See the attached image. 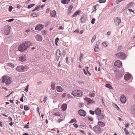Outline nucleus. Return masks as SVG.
I'll return each instance as SVG.
<instances>
[{
  "instance_id": "nucleus-1",
  "label": "nucleus",
  "mask_w": 135,
  "mask_h": 135,
  "mask_svg": "<svg viewBox=\"0 0 135 135\" xmlns=\"http://www.w3.org/2000/svg\"><path fill=\"white\" fill-rule=\"evenodd\" d=\"M31 45V43L30 41H27L20 44L18 47V49L21 52H23L26 50L28 47Z\"/></svg>"
},
{
  "instance_id": "nucleus-2",
  "label": "nucleus",
  "mask_w": 135,
  "mask_h": 135,
  "mask_svg": "<svg viewBox=\"0 0 135 135\" xmlns=\"http://www.w3.org/2000/svg\"><path fill=\"white\" fill-rule=\"evenodd\" d=\"M29 69V67L27 65H20L16 68V70L20 72H26Z\"/></svg>"
},
{
  "instance_id": "nucleus-3",
  "label": "nucleus",
  "mask_w": 135,
  "mask_h": 135,
  "mask_svg": "<svg viewBox=\"0 0 135 135\" xmlns=\"http://www.w3.org/2000/svg\"><path fill=\"white\" fill-rule=\"evenodd\" d=\"M11 27L9 25H6L2 29V33L5 35H8L10 31Z\"/></svg>"
},
{
  "instance_id": "nucleus-4",
  "label": "nucleus",
  "mask_w": 135,
  "mask_h": 135,
  "mask_svg": "<svg viewBox=\"0 0 135 135\" xmlns=\"http://www.w3.org/2000/svg\"><path fill=\"white\" fill-rule=\"evenodd\" d=\"M2 82L3 83H5L6 85H9L12 82V79L9 76H4L2 77Z\"/></svg>"
},
{
  "instance_id": "nucleus-5",
  "label": "nucleus",
  "mask_w": 135,
  "mask_h": 135,
  "mask_svg": "<svg viewBox=\"0 0 135 135\" xmlns=\"http://www.w3.org/2000/svg\"><path fill=\"white\" fill-rule=\"evenodd\" d=\"M71 94L74 97H80L82 95V93L79 90H74L72 92Z\"/></svg>"
},
{
  "instance_id": "nucleus-6",
  "label": "nucleus",
  "mask_w": 135,
  "mask_h": 135,
  "mask_svg": "<svg viewBox=\"0 0 135 135\" xmlns=\"http://www.w3.org/2000/svg\"><path fill=\"white\" fill-rule=\"evenodd\" d=\"M93 129L95 132L97 134H99L101 133L102 130L101 128L99 126H97L93 127Z\"/></svg>"
},
{
  "instance_id": "nucleus-7",
  "label": "nucleus",
  "mask_w": 135,
  "mask_h": 135,
  "mask_svg": "<svg viewBox=\"0 0 135 135\" xmlns=\"http://www.w3.org/2000/svg\"><path fill=\"white\" fill-rule=\"evenodd\" d=\"M116 55L117 57L122 59H124L126 57L124 53L123 52L118 53L116 54Z\"/></svg>"
},
{
  "instance_id": "nucleus-8",
  "label": "nucleus",
  "mask_w": 135,
  "mask_h": 135,
  "mask_svg": "<svg viewBox=\"0 0 135 135\" xmlns=\"http://www.w3.org/2000/svg\"><path fill=\"white\" fill-rule=\"evenodd\" d=\"M114 22L116 26L118 25L121 22V20L120 18L116 17L114 18Z\"/></svg>"
},
{
  "instance_id": "nucleus-9",
  "label": "nucleus",
  "mask_w": 135,
  "mask_h": 135,
  "mask_svg": "<svg viewBox=\"0 0 135 135\" xmlns=\"http://www.w3.org/2000/svg\"><path fill=\"white\" fill-rule=\"evenodd\" d=\"M114 65L119 67H120L122 66V63L119 60H117L114 63Z\"/></svg>"
},
{
  "instance_id": "nucleus-10",
  "label": "nucleus",
  "mask_w": 135,
  "mask_h": 135,
  "mask_svg": "<svg viewBox=\"0 0 135 135\" xmlns=\"http://www.w3.org/2000/svg\"><path fill=\"white\" fill-rule=\"evenodd\" d=\"M44 26L41 24H39L36 26L35 29L36 30H41L43 28Z\"/></svg>"
},
{
  "instance_id": "nucleus-11",
  "label": "nucleus",
  "mask_w": 135,
  "mask_h": 135,
  "mask_svg": "<svg viewBox=\"0 0 135 135\" xmlns=\"http://www.w3.org/2000/svg\"><path fill=\"white\" fill-rule=\"evenodd\" d=\"M79 114L81 116H85L86 115V113L85 111L82 109H80L79 111Z\"/></svg>"
},
{
  "instance_id": "nucleus-12",
  "label": "nucleus",
  "mask_w": 135,
  "mask_h": 135,
  "mask_svg": "<svg viewBox=\"0 0 135 135\" xmlns=\"http://www.w3.org/2000/svg\"><path fill=\"white\" fill-rule=\"evenodd\" d=\"M120 100L121 102L123 103H125L126 101V97H125L124 95H122L121 96Z\"/></svg>"
},
{
  "instance_id": "nucleus-13",
  "label": "nucleus",
  "mask_w": 135,
  "mask_h": 135,
  "mask_svg": "<svg viewBox=\"0 0 135 135\" xmlns=\"http://www.w3.org/2000/svg\"><path fill=\"white\" fill-rule=\"evenodd\" d=\"M130 112L133 115H135V105L131 107L130 109Z\"/></svg>"
},
{
  "instance_id": "nucleus-14",
  "label": "nucleus",
  "mask_w": 135,
  "mask_h": 135,
  "mask_svg": "<svg viewBox=\"0 0 135 135\" xmlns=\"http://www.w3.org/2000/svg\"><path fill=\"white\" fill-rule=\"evenodd\" d=\"M59 96V94L56 92H55L54 94L53 95H51L50 96V98L52 99L56 98H58Z\"/></svg>"
},
{
  "instance_id": "nucleus-15",
  "label": "nucleus",
  "mask_w": 135,
  "mask_h": 135,
  "mask_svg": "<svg viewBox=\"0 0 135 135\" xmlns=\"http://www.w3.org/2000/svg\"><path fill=\"white\" fill-rule=\"evenodd\" d=\"M60 51L58 50H57L56 52V59L58 60L60 56Z\"/></svg>"
},
{
  "instance_id": "nucleus-16",
  "label": "nucleus",
  "mask_w": 135,
  "mask_h": 135,
  "mask_svg": "<svg viewBox=\"0 0 135 135\" xmlns=\"http://www.w3.org/2000/svg\"><path fill=\"white\" fill-rule=\"evenodd\" d=\"M35 38L36 40L39 41H41L42 39V36L40 35H36Z\"/></svg>"
},
{
  "instance_id": "nucleus-17",
  "label": "nucleus",
  "mask_w": 135,
  "mask_h": 135,
  "mask_svg": "<svg viewBox=\"0 0 135 135\" xmlns=\"http://www.w3.org/2000/svg\"><path fill=\"white\" fill-rule=\"evenodd\" d=\"M134 3V2H132L128 3L125 7V9H124L125 10L126 9H127V8L131 7V6L133 5V4Z\"/></svg>"
},
{
  "instance_id": "nucleus-18",
  "label": "nucleus",
  "mask_w": 135,
  "mask_h": 135,
  "mask_svg": "<svg viewBox=\"0 0 135 135\" xmlns=\"http://www.w3.org/2000/svg\"><path fill=\"white\" fill-rule=\"evenodd\" d=\"M95 114L97 115H98L102 113L101 110L99 108H97L95 110Z\"/></svg>"
},
{
  "instance_id": "nucleus-19",
  "label": "nucleus",
  "mask_w": 135,
  "mask_h": 135,
  "mask_svg": "<svg viewBox=\"0 0 135 135\" xmlns=\"http://www.w3.org/2000/svg\"><path fill=\"white\" fill-rule=\"evenodd\" d=\"M131 75L129 74H125L124 76V79L126 80H129L131 78Z\"/></svg>"
},
{
  "instance_id": "nucleus-20",
  "label": "nucleus",
  "mask_w": 135,
  "mask_h": 135,
  "mask_svg": "<svg viewBox=\"0 0 135 135\" xmlns=\"http://www.w3.org/2000/svg\"><path fill=\"white\" fill-rule=\"evenodd\" d=\"M19 60L20 61L23 62L26 60L25 56H22L19 58Z\"/></svg>"
},
{
  "instance_id": "nucleus-21",
  "label": "nucleus",
  "mask_w": 135,
  "mask_h": 135,
  "mask_svg": "<svg viewBox=\"0 0 135 135\" xmlns=\"http://www.w3.org/2000/svg\"><path fill=\"white\" fill-rule=\"evenodd\" d=\"M67 108V105L66 104H63L61 106V108L63 111L65 110Z\"/></svg>"
},
{
  "instance_id": "nucleus-22",
  "label": "nucleus",
  "mask_w": 135,
  "mask_h": 135,
  "mask_svg": "<svg viewBox=\"0 0 135 135\" xmlns=\"http://www.w3.org/2000/svg\"><path fill=\"white\" fill-rule=\"evenodd\" d=\"M84 100L86 101V102H88V103L89 104L92 103V101L91 100V99H90L86 97H85Z\"/></svg>"
},
{
  "instance_id": "nucleus-23",
  "label": "nucleus",
  "mask_w": 135,
  "mask_h": 135,
  "mask_svg": "<svg viewBox=\"0 0 135 135\" xmlns=\"http://www.w3.org/2000/svg\"><path fill=\"white\" fill-rule=\"evenodd\" d=\"M50 14L51 17H54L56 16V12L55 10H53L51 11Z\"/></svg>"
},
{
  "instance_id": "nucleus-24",
  "label": "nucleus",
  "mask_w": 135,
  "mask_h": 135,
  "mask_svg": "<svg viewBox=\"0 0 135 135\" xmlns=\"http://www.w3.org/2000/svg\"><path fill=\"white\" fill-rule=\"evenodd\" d=\"M81 11L80 10H78L75 12L73 15L72 16V17L73 18L74 17H75L77 16L78 15H79L80 13L81 12Z\"/></svg>"
},
{
  "instance_id": "nucleus-25",
  "label": "nucleus",
  "mask_w": 135,
  "mask_h": 135,
  "mask_svg": "<svg viewBox=\"0 0 135 135\" xmlns=\"http://www.w3.org/2000/svg\"><path fill=\"white\" fill-rule=\"evenodd\" d=\"M56 90L58 92H61L62 91V88L60 86H57L56 88Z\"/></svg>"
},
{
  "instance_id": "nucleus-26",
  "label": "nucleus",
  "mask_w": 135,
  "mask_h": 135,
  "mask_svg": "<svg viewBox=\"0 0 135 135\" xmlns=\"http://www.w3.org/2000/svg\"><path fill=\"white\" fill-rule=\"evenodd\" d=\"M73 6L72 5H70L69 6L68 8V14L70 15L71 13V10L73 9Z\"/></svg>"
},
{
  "instance_id": "nucleus-27",
  "label": "nucleus",
  "mask_w": 135,
  "mask_h": 135,
  "mask_svg": "<svg viewBox=\"0 0 135 135\" xmlns=\"http://www.w3.org/2000/svg\"><path fill=\"white\" fill-rule=\"evenodd\" d=\"M94 51L96 52H98L99 51V45L97 44L94 49Z\"/></svg>"
},
{
  "instance_id": "nucleus-28",
  "label": "nucleus",
  "mask_w": 135,
  "mask_h": 135,
  "mask_svg": "<svg viewBox=\"0 0 135 135\" xmlns=\"http://www.w3.org/2000/svg\"><path fill=\"white\" fill-rule=\"evenodd\" d=\"M98 124L99 126L101 127H103L105 126L104 123L102 122L99 121L98 122Z\"/></svg>"
},
{
  "instance_id": "nucleus-29",
  "label": "nucleus",
  "mask_w": 135,
  "mask_h": 135,
  "mask_svg": "<svg viewBox=\"0 0 135 135\" xmlns=\"http://www.w3.org/2000/svg\"><path fill=\"white\" fill-rule=\"evenodd\" d=\"M104 116L102 114H99L97 115V119L99 120H100L103 119Z\"/></svg>"
},
{
  "instance_id": "nucleus-30",
  "label": "nucleus",
  "mask_w": 135,
  "mask_h": 135,
  "mask_svg": "<svg viewBox=\"0 0 135 135\" xmlns=\"http://www.w3.org/2000/svg\"><path fill=\"white\" fill-rule=\"evenodd\" d=\"M39 15L38 13L34 12L31 14V15L33 17H35L38 16Z\"/></svg>"
},
{
  "instance_id": "nucleus-31",
  "label": "nucleus",
  "mask_w": 135,
  "mask_h": 135,
  "mask_svg": "<svg viewBox=\"0 0 135 135\" xmlns=\"http://www.w3.org/2000/svg\"><path fill=\"white\" fill-rule=\"evenodd\" d=\"M7 65L8 66L11 67L12 68H14L15 66L14 64L10 63H7Z\"/></svg>"
},
{
  "instance_id": "nucleus-32",
  "label": "nucleus",
  "mask_w": 135,
  "mask_h": 135,
  "mask_svg": "<svg viewBox=\"0 0 135 135\" xmlns=\"http://www.w3.org/2000/svg\"><path fill=\"white\" fill-rule=\"evenodd\" d=\"M51 88L53 90H54L55 89V83L53 82H52L51 83Z\"/></svg>"
},
{
  "instance_id": "nucleus-33",
  "label": "nucleus",
  "mask_w": 135,
  "mask_h": 135,
  "mask_svg": "<svg viewBox=\"0 0 135 135\" xmlns=\"http://www.w3.org/2000/svg\"><path fill=\"white\" fill-rule=\"evenodd\" d=\"M83 54L81 53L80 54V57L79 58V60L80 61L83 59Z\"/></svg>"
},
{
  "instance_id": "nucleus-34",
  "label": "nucleus",
  "mask_w": 135,
  "mask_h": 135,
  "mask_svg": "<svg viewBox=\"0 0 135 135\" xmlns=\"http://www.w3.org/2000/svg\"><path fill=\"white\" fill-rule=\"evenodd\" d=\"M74 122H75L76 123L77 122V121L76 120V119L75 118H74L72 119L69 122V123H73Z\"/></svg>"
},
{
  "instance_id": "nucleus-35",
  "label": "nucleus",
  "mask_w": 135,
  "mask_h": 135,
  "mask_svg": "<svg viewBox=\"0 0 135 135\" xmlns=\"http://www.w3.org/2000/svg\"><path fill=\"white\" fill-rule=\"evenodd\" d=\"M81 23H82L85 21V18L84 17H82L80 19Z\"/></svg>"
},
{
  "instance_id": "nucleus-36",
  "label": "nucleus",
  "mask_w": 135,
  "mask_h": 135,
  "mask_svg": "<svg viewBox=\"0 0 135 135\" xmlns=\"http://www.w3.org/2000/svg\"><path fill=\"white\" fill-rule=\"evenodd\" d=\"M105 86L110 89H113L112 87L109 84H107L105 85Z\"/></svg>"
},
{
  "instance_id": "nucleus-37",
  "label": "nucleus",
  "mask_w": 135,
  "mask_h": 135,
  "mask_svg": "<svg viewBox=\"0 0 135 135\" xmlns=\"http://www.w3.org/2000/svg\"><path fill=\"white\" fill-rule=\"evenodd\" d=\"M97 5L96 4L93 7V11L92 12L95 13L96 12V11L97 10Z\"/></svg>"
},
{
  "instance_id": "nucleus-38",
  "label": "nucleus",
  "mask_w": 135,
  "mask_h": 135,
  "mask_svg": "<svg viewBox=\"0 0 135 135\" xmlns=\"http://www.w3.org/2000/svg\"><path fill=\"white\" fill-rule=\"evenodd\" d=\"M96 38V36L94 35V36H93L92 37V39L91 40V42L92 43H93L94 41L95 40V39Z\"/></svg>"
},
{
  "instance_id": "nucleus-39",
  "label": "nucleus",
  "mask_w": 135,
  "mask_h": 135,
  "mask_svg": "<svg viewBox=\"0 0 135 135\" xmlns=\"http://www.w3.org/2000/svg\"><path fill=\"white\" fill-rule=\"evenodd\" d=\"M24 109L25 110H29L30 109V108L27 105H25L24 106Z\"/></svg>"
},
{
  "instance_id": "nucleus-40",
  "label": "nucleus",
  "mask_w": 135,
  "mask_h": 135,
  "mask_svg": "<svg viewBox=\"0 0 135 135\" xmlns=\"http://www.w3.org/2000/svg\"><path fill=\"white\" fill-rule=\"evenodd\" d=\"M67 0H62L61 1V3L64 4H65L66 3Z\"/></svg>"
},
{
  "instance_id": "nucleus-41",
  "label": "nucleus",
  "mask_w": 135,
  "mask_h": 135,
  "mask_svg": "<svg viewBox=\"0 0 135 135\" xmlns=\"http://www.w3.org/2000/svg\"><path fill=\"white\" fill-rule=\"evenodd\" d=\"M35 4H32L28 5V8H31L33 6H35Z\"/></svg>"
},
{
  "instance_id": "nucleus-42",
  "label": "nucleus",
  "mask_w": 135,
  "mask_h": 135,
  "mask_svg": "<svg viewBox=\"0 0 135 135\" xmlns=\"http://www.w3.org/2000/svg\"><path fill=\"white\" fill-rule=\"evenodd\" d=\"M124 131L125 133H126V135H128L129 134V132L128 130H127L126 128H125L124 129Z\"/></svg>"
},
{
  "instance_id": "nucleus-43",
  "label": "nucleus",
  "mask_w": 135,
  "mask_h": 135,
  "mask_svg": "<svg viewBox=\"0 0 135 135\" xmlns=\"http://www.w3.org/2000/svg\"><path fill=\"white\" fill-rule=\"evenodd\" d=\"M40 8V7L39 6H37L34 9L32 10V11H34L38 9H39Z\"/></svg>"
},
{
  "instance_id": "nucleus-44",
  "label": "nucleus",
  "mask_w": 135,
  "mask_h": 135,
  "mask_svg": "<svg viewBox=\"0 0 135 135\" xmlns=\"http://www.w3.org/2000/svg\"><path fill=\"white\" fill-rule=\"evenodd\" d=\"M102 45L103 46H104L105 47H106L107 46V44L105 42H103L102 43Z\"/></svg>"
},
{
  "instance_id": "nucleus-45",
  "label": "nucleus",
  "mask_w": 135,
  "mask_h": 135,
  "mask_svg": "<svg viewBox=\"0 0 135 135\" xmlns=\"http://www.w3.org/2000/svg\"><path fill=\"white\" fill-rule=\"evenodd\" d=\"M12 9V7L11 6H9L8 8V11H11Z\"/></svg>"
},
{
  "instance_id": "nucleus-46",
  "label": "nucleus",
  "mask_w": 135,
  "mask_h": 135,
  "mask_svg": "<svg viewBox=\"0 0 135 135\" xmlns=\"http://www.w3.org/2000/svg\"><path fill=\"white\" fill-rule=\"evenodd\" d=\"M28 86H29V85H27V86H26V88L25 90V91H26V92H27L28 91Z\"/></svg>"
},
{
  "instance_id": "nucleus-47",
  "label": "nucleus",
  "mask_w": 135,
  "mask_h": 135,
  "mask_svg": "<svg viewBox=\"0 0 135 135\" xmlns=\"http://www.w3.org/2000/svg\"><path fill=\"white\" fill-rule=\"evenodd\" d=\"M95 18H93L92 19L91 21V23L92 24H94L95 23Z\"/></svg>"
},
{
  "instance_id": "nucleus-48",
  "label": "nucleus",
  "mask_w": 135,
  "mask_h": 135,
  "mask_svg": "<svg viewBox=\"0 0 135 135\" xmlns=\"http://www.w3.org/2000/svg\"><path fill=\"white\" fill-rule=\"evenodd\" d=\"M106 0H99V2L101 3H104L105 2Z\"/></svg>"
},
{
  "instance_id": "nucleus-49",
  "label": "nucleus",
  "mask_w": 135,
  "mask_h": 135,
  "mask_svg": "<svg viewBox=\"0 0 135 135\" xmlns=\"http://www.w3.org/2000/svg\"><path fill=\"white\" fill-rule=\"evenodd\" d=\"M89 95L90 97H94L95 96V95L94 93H92L90 94Z\"/></svg>"
},
{
  "instance_id": "nucleus-50",
  "label": "nucleus",
  "mask_w": 135,
  "mask_h": 135,
  "mask_svg": "<svg viewBox=\"0 0 135 135\" xmlns=\"http://www.w3.org/2000/svg\"><path fill=\"white\" fill-rule=\"evenodd\" d=\"M89 112L90 114L92 115H94V112L91 110H90Z\"/></svg>"
},
{
  "instance_id": "nucleus-51",
  "label": "nucleus",
  "mask_w": 135,
  "mask_h": 135,
  "mask_svg": "<svg viewBox=\"0 0 135 135\" xmlns=\"http://www.w3.org/2000/svg\"><path fill=\"white\" fill-rule=\"evenodd\" d=\"M63 120V119H59L57 120V122L59 123L60 122L62 121Z\"/></svg>"
},
{
  "instance_id": "nucleus-52",
  "label": "nucleus",
  "mask_w": 135,
  "mask_h": 135,
  "mask_svg": "<svg viewBox=\"0 0 135 135\" xmlns=\"http://www.w3.org/2000/svg\"><path fill=\"white\" fill-rule=\"evenodd\" d=\"M14 20V19L13 18H11L10 19L8 20H7V21H8L9 22H11L13 21Z\"/></svg>"
},
{
  "instance_id": "nucleus-53",
  "label": "nucleus",
  "mask_w": 135,
  "mask_h": 135,
  "mask_svg": "<svg viewBox=\"0 0 135 135\" xmlns=\"http://www.w3.org/2000/svg\"><path fill=\"white\" fill-rule=\"evenodd\" d=\"M88 119L89 120L91 121H92L93 120V118L90 117H88Z\"/></svg>"
},
{
  "instance_id": "nucleus-54",
  "label": "nucleus",
  "mask_w": 135,
  "mask_h": 135,
  "mask_svg": "<svg viewBox=\"0 0 135 135\" xmlns=\"http://www.w3.org/2000/svg\"><path fill=\"white\" fill-rule=\"evenodd\" d=\"M122 48V46H119L118 48V50H121Z\"/></svg>"
},
{
  "instance_id": "nucleus-55",
  "label": "nucleus",
  "mask_w": 135,
  "mask_h": 135,
  "mask_svg": "<svg viewBox=\"0 0 135 135\" xmlns=\"http://www.w3.org/2000/svg\"><path fill=\"white\" fill-rule=\"evenodd\" d=\"M47 97H44V101L45 103L46 102V101L47 100Z\"/></svg>"
},
{
  "instance_id": "nucleus-56",
  "label": "nucleus",
  "mask_w": 135,
  "mask_h": 135,
  "mask_svg": "<svg viewBox=\"0 0 135 135\" xmlns=\"http://www.w3.org/2000/svg\"><path fill=\"white\" fill-rule=\"evenodd\" d=\"M23 97H24V95H23L22 96V97L20 99V100L22 102H23Z\"/></svg>"
},
{
  "instance_id": "nucleus-57",
  "label": "nucleus",
  "mask_w": 135,
  "mask_h": 135,
  "mask_svg": "<svg viewBox=\"0 0 135 135\" xmlns=\"http://www.w3.org/2000/svg\"><path fill=\"white\" fill-rule=\"evenodd\" d=\"M73 125L76 128H78V126L76 124L74 123L73 124Z\"/></svg>"
},
{
  "instance_id": "nucleus-58",
  "label": "nucleus",
  "mask_w": 135,
  "mask_h": 135,
  "mask_svg": "<svg viewBox=\"0 0 135 135\" xmlns=\"http://www.w3.org/2000/svg\"><path fill=\"white\" fill-rule=\"evenodd\" d=\"M78 83L79 84H84V82L82 81H78Z\"/></svg>"
},
{
  "instance_id": "nucleus-59",
  "label": "nucleus",
  "mask_w": 135,
  "mask_h": 135,
  "mask_svg": "<svg viewBox=\"0 0 135 135\" xmlns=\"http://www.w3.org/2000/svg\"><path fill=\"white\" fill-rule=\"evenodd\" d=\"M59 40V38L58 37L56 38L55 40V42H57Z\"/></svg>"
},
{
  "instance_id": "nucleus-60",
  "label": "nucleus",
  "mask_w": 135,
  "mask_h": 135,
  "mask_svg": "<svg viewBox=\"0 0 135 135\" xmlns=\"http://www.w3.org/2000/svg\"><path fill=\"white\" fill-rule=\"evenodd\" d=\"M79 30H76L75 31H74L73 32L74 33H78L79 32Z\"/></svg>"
},
{
  "instance_id": "nucleus-61",
  "label": "nucleus",
  "mask_w": 135,
  "mask_h": 135,
  "mask_svg": "<svg viewBox=\"0 0 135 135\" xmlns=\"http://www.w3.org/2000/svg\"><path fill=\"white\" fill-rule=\"evenodd\" d=\"M50 9L49 8H48L47 9H46V13H49V12H50Z\"/></svg>"
},
{
  "instance_id": "nucleus-62",
  "label": "nucleus",
  "mask_w": 135,
  "mask_h": 135,
  "mask_svg": "<svg viewBox=\"0 0 135 135\" xmlns=\"http://www.w3.org/2000/svg\"><path fill=\"white\" fill-rule=\"evenodd\" d=\"M135 38V35L133 36L131 38V40H133L134 38Z\"/></svg>"
},
{
  "instance_id": "nucleus-63",
  "label": "nucleus",
  "mask_w": 135,
  "mask_h": 135,
  "mask_svg": "<svg viewBox=\"0 0 135 135\" xmlns=\"http://www.w3.org/2000/svg\"><path fill=\"white\" fill-rule=\"evenodd\" d=\"M66 93H63V94H62V98H64L65 96H66Z\"/></svg>"
},
{
  "instance_id": "nucleus-64",
  "label": "nucleus",
  "mask_w": 135,
  "mask_h": 135,
  "mask_svg": "<svg viewBox=\"0 0 135 135\" xmlns=\"http://www.w3.org/2000/svg\"><path fill=\"white\" fill-rule=\"evenodd\" d=\"M24 128H29V126L28 125H26L24 126Z\"/></svg>"
}]
</instances>
